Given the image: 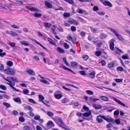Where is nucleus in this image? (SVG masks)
<instances>
[{"instance_id": "obj_42", "label": "nucleus", "mask_w": 130, "mask_h": 130, "mask_svg": "<svg viewBox=\"0 0 130 130\" xmlns=\"http://www.w3.org/2000/svg\"><path fill=\"white\" fill-rule=\"evenodd\" d=\"M23 93L25 94H26L29 93V91L28 90L26 89H25L23 90Z\"/></svg>"}, {"instance_id": "obj_60", "label": "nucleus", "mask_w": 130, "mask_h": 130, "mask_svg": "<svg viewBox=\"0 0 130 130\" xmlns=\"http://www.w3.org/2000/svg\"><path fill=\"white\" fill-rule=\"evenodd\" d=\"M101 62L102 64V66H104L105 65L106 62L104 60H102L101 61Z\"/></svg>"}, {"instance_id": "obj_24", "label": "nucleus", "mask_w": 130, "mask_h": 130, "mask_svg": "<svg viewBox=\"0 0 130 130\" xmlns=\"http://www.w3.org/2000/svg\"><path fill=\"white\" fill-rule=\"evenodd\" d=\"M42 16V14L40 13H34V16L35 18H39L41 17Z\"/></svg>"}, {"instance_id": "obj_23", "label": "nucleus", "mask_w": 130, "mask_h": 130, "mask_svg": "<svg viewBox=\"0 0 130 130\" xmlns=\"http://www.w3.org/2000/svg\"><path fill=\"white\" fill-rule=\"evenodd\" d=\"M95 72H92L91 73H90L89 75L91 78H94L95 76Z\"/></svg>"}, {"instance_id": "obj_41", "label": "nucleus", "mask_w": 130, "mask_h": 130, "mask_svg": "<svg viewBox=\"0 0 130 130\" xmlns=\"http://www.w3.org/2000/svg\"><path fill=\"white\" fill-rule=\"evenodd\" d=\"M71 63L72 66L74 67L76 66L78 63L74 61L71 62Z\"/></svg>"}, {"instance_id": "obj_59", "label": "nucleus", "mask_w": 130, "mask_h": 130, "mask_svg": "<svg viewBox=\"0 0 130 130\" xmlns=\"http://www.w3.org/2000/svg\"><path fill=\"white\" fill-rule=\"evenodd\" d=\"M123 79H115L116 82L117 83L120 82L122 81Z\"/></svg>"}, {"instance_id": "obj_7", "label": "nucleus", "mask_w": 130, "mask_h": 130, "mask_svg": "<svg viewBox=\"0 0 130 130\" xmlns=\"http://www.w3.org/2000/svg\"><path fill=\"white\" fill-rule=\"evenodd\" d=\"M30 39H31L32 41H34L37 44L39 45L41 47H42L45 50H47V49H46V48L44 47V46H43L39 42H38V41H37L36 40L34 39H33L32 38H30Z\"/></svg>"}, {"instance_id": "obj_53", "label": "nucleus", "mask_w": 130, "mask_h": 130, "mask_svg": "<svg viewBox=\"0 0 130 130\" xmlns=\"http://www.w3.org/2000/svg\"><path fill=\"white\" fill-rule=\"evenodd\" d=\"M3 104L5 106H6L8 108L10 106V104L6 103V102H4L3 103Z\"/></svg>"}, {"instance_id": "obj_8", "label": "nucleus", "mask_w": 130, "mask_h": 130, "mask_svg": "<svg viewBox=\"0 0 130 130\" xmlns=\"http://www.w3.org/2000/svg\"><path fill=\"white\" fill-rule=\"evenodd\" d=\"M60 67L61 68L62 67L64 69L67 70H68L69 71H70L72 73H73L74 74H75V73L72 70L70 69L69 68H68L64 66L62 64H60Z\"/></svg>"}, {"instance_id": "obj_44", "label": "nucleus", "mask_w": 130, "mask_h": 130, "mask_svg": "<svg viewBox=\"0 0 130 130\" xmlns=\"http://www.w3.org/2000/svg\"><path fill=\"white\" fill-rule=\"evenodd\" d=\"M0 88L4 90H6V87L5 86L2 85H0Z\"/></svg>"}, {"instance_id": "obj_54", "label": "nucleus", "mask_w": 130, "mask_h": 130, "mask_svg": "<svg viewBox=\"0 0 130 130\" xmlns=\"http://www.w3.org/2000/svg\"><path fill=\"white\" fill-rule=\"evenodd\" d=\"M40 81L43 83L46 84L48 82L46 80H44V79H41L40 80Z\"/></svg>"}, {"instance_id": "obj_30", "label": "nucleus", "mask_w": 130, "mask_h": 130, "mask_svg": "<svg viewBox=\"0 0 130 130\" xmlns=\"http://www.w3.org/2000/svg\"><path fill=\"white\" fill-rule=\"evenodd\" d=\"M39 100L40 101H42L43 100L44 98V97L42 95L40 94L39 95H38Z\"/></svg>"}, {"instance_id": "obj_29", "label": "nucleus", "mask_w": 130, "mask_h": 130, "mask_svg": "<svg viewBox=\"0 0 130 130\" xmlns=\"http://www.w3.org/2000/svg\"><path fill=\"white\" fill-rule=\"evenodd\" d=\"M10 78L11 80L15 82H18V80L16 77H11Z\"/></svg>"}, {"instance_id": "obj_38", "label": "nucleus", "mask_w": 130, "mask_h": 130, "mask_svg": "<svg viewBox=\"0 0 130 130\" xmlns=\"http://www.w3.org/2000/svg\"><path fill=\"white\" fill-rule=\"evenodd\" d=\"M23 129L24 130H32L29 127L27 126L24 127Z\"/></svg>"}, {"instance_id": "obj_3", "label": "nucleus", "mask_w": 130, "mask_h": 130, "mask_svg": "<svg viewBox=\"0 0 130 130\" xmlns=\"http://www.w3.org/2000/svg\"><path fill=\"white\" fill-rule=\"evenodd\" d=\"M4 71L5 73L11 75L15 74V71L12 68H9L5 69Z\"/></svg>"}, {"instance_id": "obj_27", "label": "nucleus", "mask_w": 130, "mask_h": 130, "mask_svg": "<svg viewBox=\"0 0 130 130\" xmlns=\"http://www.w3.org/2000/svg\"><path fill=\"white\" fill-rule=\"evenodd\" d=\"M7 66H12L13 64V63L12 61H9L7 62Z\"/></svg>"}, {"instance_id": "obj_45", "label": "nucleus", "mask_w": 130, "mask_h": 130, "mask_svg": "<svg viewBox=\"0 0 130 130\" xmlns=\"http://www.w3.org/2000/svg\"><path fill=\"white\" fill-rule=\"evenodd\" d=\"M122 58L124 59H128L129 56L128 55H123L122 56Z\"/></svg>"}, {"instance_id": "obj_5", "label": "nucleus", "mask_w": 130, "mask_h": 130, "mask_svg": "<svg viewBox=\"0 0 130 130\" xmlns=\"http://www.w3.org/2000/svg\"><path fill=\"white\" fill-rule=\"evenodd\" d=\"M112 99H113L114 101H115L117 102L120 105H121L124 107H125L126 108H128V107L127 105H126L125 104H124L119 100L115 98L114 97H112Z\"/></svg>"}, {"instance_id": "obj_39", "label": "nucleus", "mask_w": 130, "mask_h": 130, "mask_svg": "<svg viewBox=\"0 0 130 130\" xmlns=\"http://www.w3.org/2000/svg\"><path fill=\"white\" fill-rule=\"evenodd\" d=\"M11 27L13 29H18L19 28L18 26H17L15 24H13L11 25Z\"/></svg>"}, {"instance_id": "obj_50", "label": "nucleus", "mask_w": 130, "mask_h": 130, "mask_svg": "<svg viewBox=\"0 0 130 130\" xmlns=\"http://www.w3.org/2000/svg\"><path fill=\"white\" fill-rule=\"evenodd\" d=\"M28 101L33 104H35L36 103V102L34 101L32 99H29L28 100Z\"/></svg>"}, {"instance_id": "obj_15", "label": "nucleus", "mask_w": 130, "mask_h": 130, "mask_svg": "<svg viewBox=\"0 0 130 130\" xmlns=\"http://www.w3.org/2000/svg\"><path fill=\"white\" fill-rule=\"evenodd\" d=\"M44 25L46 28H50L51 26V24L48 22L44 23Z\"/></svg>"}, {"instance_id": "obj_47", "label": "nucleus", "mask_w": 130, "mask_h": 130, "mask_svg": "<svg viewBox=\"0 0 130 130\" xmlns=\"http://www.w3.org/2000/svg\"><path fill=\"white\" fill-rule=\"evenodd\" d=\"M86 92L89 94L92 95L93 94V93L92 91L89 90H87Z\"/></svg>"}, {"instance_id": "obj_61", "label": "nucleus", "mask_w": 130, "mask_h": 130, "mask_svg": "<svg viewBox=\"0 0 130 130\" xmlns=\"http://www.w3.org/2000/svg\"><path fill=\"white\" fill-rule=\"evenodd\" d=\"M91 29L92 31L94 33L96 32V31L98 30L97 29L94 28H91Z\"/></svg>"}, {"instance_id": "obj_49", "label": "nucleus", "mask_w": 130, "mask_h": 130, "mask_svg": "<svg viewBox=\"0 0 130 130\" xmlns=\"http://www.w3.org/2000/svg\"><path fill=\"white\" fill-rule=\"evenodd\" d=\"M71 31H75L76 30V27L73 26H71Z\"/></svg>"}, {"instance_id": "obj_34", "label": "nucleus", "mask_w": 130, "mask_h": 130, "mask_svg": "<svg viewBox=\"0 0 130 130\" xmlns=\"http://www.w3.org/2000/svg\"><path fill=\"white\" fill-rule=\"evenodd\" d=\"M20 43L21 44L26 46H27L29 44V42H28L27 43L24 42L23 41H21L20 42Z\"/></svg>"}, {"instance_id": "obj_35", "label": "nucleus", "mask_w": 130, "mask_h": 130, "mask_svg": "<svg viewBox=\"0 0 130 130\" xmlns=\"http://www.w3.org/2000/svg\"><path fill=\"white\" fill-rule=\"evenodd\" d=\"M73 21H74V20L72 18H69L68 20V21L71 24L73 23Z\"/></svg>"}, {"instance_id": "obj_37", "label": "nucleus", "mask_w": 130, "mask_h": 130, "mask_svg": "<svg viewBox=\"0 0 130 130\" xmlns=\"http://www.w3.org/2000/svg\"><path fill=\"white\" fill-rule=\"evenodd\" d=\"M100 117H98V116L96 118V120L98 122V123L101 122H102L103 120L101 118H99Z\"/></svg>"}, {"instance_id": "obj_21", "label": "nucleus", "mask_w": 130, "mask_h": 130, "mask_svg": "<svg viewBox=\"0 0 130 130\" xmlns=\"http://www.w3.org/2000/svg\"><path fill=\"white\" fill-rule=\"evenodd\" d=\"M57 50L60 53H64V51L61 47H58L57 48Z\"/></svg>"}, {"instance_id": "obj_48", "label": "nucleus", "mask_w": 130, "mask_h": 130, "mask_svg": "<svg viewBox=\"0 0 130 130\" xmlns=\"http://www.w3.org/2000/svg\"><path fill=\"white\" fill-rule=\"evenodd\" d=\"M40 116L39 115H38L37 116H35L34 117V119L35 120H39L40 119Z\"/></svg>"}, {"instance_id": "obj_17", "label": "nucleus", "mask_w": 130, "mask_h": 130, "mask_svg": "<svg viewBox=\"0 0 130 130\" xmlns=\"http://www.w3.org/2000/svg\"><path fill=\"white\" fill-rule=\"evenodd\" d=\"M47 40L50 42V44L53 45H56L55 42L50 38H48L47 39Z\"/></svg>"}, {"instance_id": "obj_28", "label": "nucleus", "mask_w": 130, "mask_h": 130, "mask_svg": "<svg viewBox=\"0 0 130 130\" xmlns=\"http://www.w3.org/2000/svg\"><path fill=\"white\" fill-rule=\"evenodd\" d=\"M10 35L13 36L15 37L18 36V34L14 32L13 31H11V33Z\"/></svg>"}, {"instance_id": "obj_9", "label": "nucleus", "mask_w": 130, "mask_h": 130, "mask_svg": "<svg viewBox=\"0 0 130 130\" xmlns=\"http://www.w3.org/2000/svg\"><path fill=\"white\" fill-rule=\"evenodd\" d=\"M102 3L105 5L107 6L110 7H112V4L108 1H105L104 2H102Z\"/></svg>"}, {"instance_id": "obj_62", "label": "nucleus", "mask_w": 130, "mask_h": 130, "mask_svg": "<svg viewBox=\"0 0 130 130\" xmlns=\"http://www.w3.org/2000/svg\"><path fill=\"white\" fill-rule=\"evenodd\" d=\"M99 10V8L97 6H95L93 7V10L94 11H96Z\"/></svg>"}, {"instance_id": "obj_19", "label": "nucleus", "mask_w": 130, "mask_h": 130, "mask_svg": "<svg viewBox=\"0 0 130 130\" xmlns=\"http://www.w3.org/2000/svg\"><path fill=\"white\" fill-rule=\"evenodd\" d=\"M110 49L112 50L114 49V44L113 42H110Z\"/></svg>"}, {"instance_id": "obj_11", "label": "nucleus", "mask_w": 130, "mask_h": 130, "mask_svg": "<svg viewBox=\"0 0 130 130\" xmlns=\"http://www.w3.org/2000/svg\"><path fill=\"white\" fill-rule=\"evenodd\" d=\"M26 72L30 75H34L35 74V73L33 70L30 69H28L26 70Z\"/></svg>"}, {"instance_id": "obj_55", "label": "nucleus", "mask_w": 130, "mask_h": 130, "mask_svg": "<svg viewBox=\"0 0 130 130\" xmlns=\"http://www.w3.org/2000/svg\"><path fill=\"white\" fill-rule=\"evenodd\" d=\"M115 122L118 124H120V122L119 119H116L115 120Z\"/></svg>"}, {"instance_id": "obj_63", "label": "nucleus", "mask_w": 130, "mask_h": 130, "mask_svg": "<svg viewBox=\"0 0 130 130\" xmlns=\"http://www.w3.org/2000/svg\"><path fill=\"white\" fill-rule=\"evenodd\" d=\"M112 124L111 123H109L106 125V127L107 128H109L112 126Z\"/></svg>"}, {"instance_id": "obj_43", "label": "nucleus", "mask_w": 130, "mask_h": 130, "mask_svg": "<svg viewBox=\"0 0 130 130\" xmlns=\"http://www.w3.org/2000/svg\"><path fill=\"white\" fill-rule=\"evenodd\" d=\"M64 47L66 49H68L69 47V46L68 44L65 43L64 44Z\"/></svg>"}, {"instance_id": "obj_26", "label": "nucleus", "mask_w": 130, "mask_h": 130, "mask_svg": "<svg viewBox=\"0 0 130 130\" xmlns=\"http://www.w3.org/2000/svg\"><path fill=\"white\" fill-rule=\"evenodd\" d=\"M14 101L16 102H19L20 104H21V102L20 99L19 98H16L14 99Z\"/></svg>"}, {"instance_id": "obj_18", "label": "nucleus", "mask_w": 130, "mask_h": 130, "mask_svg": "<svg viewBox=\"0 0 130 130\" xmlns=\"http://www.w3.org/2000/svg\"><path fill=\"white\" fill-rule=\"evenodd\" d=\"M8 42L7 43V44L9 45H10L11 47H17L16 46H15V44L13 42H11L9 40H8Z\"/></svg>"}, {"instance_id": "obj_20", "label": "nucleus", "mask_w": 130, "mask_h": 130, "mask_svg": "<svg viewBox=\"0 0 130 130\" xmlns=\"http://www.w3.org/2000/svg\"><path fill=\"white\" fill-rule=\"evenodd\" d=\"M89 101L91 102H94L96 101L99 100L98 99H94L92 97H91L89 99Z\"/></svg>"}, {"instance_id": "obj_33", "label": "nucleus", "mask_w": 130, "mask_h": 130, "mask_svg": "<svg viewBox=\"0 0 130 130\" xmlns=\"http://www.w3.org/2000/svg\"><path fill=\"white\" fill-rule=\"evenodd\" d=\"M70 14L67 13H64L63 14V16L64 18L69 17L70 16Z\"/></svg>"}, {"instance_id": "obj_36", "label": "nucleus", "mask_w": 130, "mask_h": 130, "mask_svg": "<svg viewBox=\"0 0 130 130\" xmlns=\"http://www.w3.org/2000/svg\"><path fill=\"white\" fill-rule=\"evenodd\" d=\"M76 37H74L73 38H72V40H71V41L73 42V43L74 44H76Z\"/></svg>"}, {"instance_id": "obj_6", "label": "nucleus", "mask_w": 130, "mask_h": 130, "mask_svg": "<svg viewBox=\"0 0 130 130\" xmlns=\"http://www.w3.org/2000/svg\"><path fill=\"white\" fill-rule=\"evenodd\" d=\"M26 8L31 11L37 12L39 11L38 9L36 7L26 6Z\"/></svg>"}, {"instance_id": "obj_52", "label": "nucleus", "mask_w": 130, "mask_h": 130, "mask_svg": "<svg viewBox=\"0 0 130 130\" xmlns=\"http://www.w3.org/2000/svg\"><path fill=\"white\" fill-rule=\"evenodd\" d=\"M83 109H84L86 111H87L89 109V108L88 107H86V106L85 105H84L83 106Z\"/></svg>"}, {"instance_id": "obj_16", "label": "nucleus", "mask_w": 130, "mask_h": 130, "mask_svg": "<svg viewBox=\"0 0 130 130\" xmlns=\"http://www.w3.org/2000/svg\"><path fill=\"white\" fill-rule=\"evenodd\" d=\"M100 38L101 39H103L106 38L107 36V35L103 33H101L100 35Z\"/></svg>"}, {"instance_id": "obj_4", "label": "nucleus", "mask_w": 130, "mask_h": 130, "mask_svg": "<svg viewBox=\"0 0 130 130\" xmlns=\"http://www.w3.org/2000/svg\"><path fill=\"white\" fill-rule=\"evenodd\" d=\"M55 122L59 126L61 127L62 125H64V124L61 118L58 117L55 120Z\"/></svg>"}, {"instance_id": "obj_1", "label": "nucleus", "mask_w": 130, "mask_h": 130, "mask_svg": "<svg viewBox=\"0 0 130 130\" xmlns=\"http://www.w3.org/2000/svg\"><path fill=\"white\" fill-rule=\"evenodd\" d=\"M10 77H11L10 76L7 77L6 78L5 77H4L3 78L4 80L9 83H7V84L11 88V89L13 91L21 92L20 90L17 89L13 87V86L15 85V83L14 82H12L9 80L11 79Z\"/></svg>"}, {"instance_id": "obj_10", "label": "nucleus", "mask_w": 130, "mask_h": 130, "mask_svg": "<svg viewBox=\"0 0 130 130\" xmlns=\"http://www.w3.org/2000/svg\"><path fill=\"white\" fill-rule=\"evenodd\" d=\"M99 97L101 99L104 101H107L109 100V98L105 96H100Z\"/></svg>"}, {"instance_id": "obj_51", "label": "nucleus", "mask_w": 130, "mask_h": 130, "mask_svg": "<svg viewBox=\"0 0 130 130\" xmlns=\"http://www.w3.org/2000/svg\"><path fill=\"white\" fill-rule=\"evenodd\" d=\"M47 115L50 117H52L53 115V114L51 112L48 111L47 112Z\"/></svg>"}, {"instance_id": "obj_57", "label": "nucleus", "mask_w": 130, "mask_h": 130, "mask_svg": "<svg viewBox=\"0 0 130 130\" xmlns=\"http://www.w3.org/2000/svg\"><path fill=\"white\" fill-rule=\"evenodd\" d=\"M117 69L118 71H122L123 70V68L120 67H117Z\"/></svg>"}, {"instance_id": "obj_12", "label": "nucleus", "mask_w": 130, "mask_h": 130, "mask_svg": "<svg viewBox=\"0 0 130 130\" xmlns=\"http://www.w3.org/2000/svg\"><path fill=\"white\" fill-rule=\"evenodd\" d=\"M93 106L96 109H99L102 108L101 105L99 104H94L93 105Z\"/></svg>"}, {"instance_id": "obj_22", "label": "nucleus", "mask_w": 130, "mask_h": 130, "mask_svg": "<svg viewBox=\"0 0 130 130\" xmlns=\"http://www.w3.org/2000/svg\"><path fill=\"white\" fill-rule=\"evenodd\" d=\"M47 126H50L51 127L54 126V124L51 121H49L47 123Z\"/></svg>"}, {"instance_id": "obj_58", "label": "nucleus", "mask_w": 130, "mask_h": 130, "mask_svg": "<svg viewBox=\"0 0 130 130\" xmlns=\"http://www.w3.org/2000/svg\"><path fill=\"white\" fill-rule=\"evenodd\" d=\"M113 63H110L108 64V67L109 68H111L113 66Z\"/></svg>"}, {"instance_id": "obj_32", "label": "nucleus", "mask_w": 130, "mask_h": 130, "mask_svg": "<svg viewBox=\"0 0 130 130\" xmlns=\"http://www.w3.org/2000/svg\"><path fill=\"white\" fill-rule=\"evenodd\" d=\"M102 54V52L100 51H97L95 52V54L96 56H100Z\"/></svg>"}, {"instance_id": "obj_13", "label": "nucleus", "mask_w": 130, "mask_h": 130, "mask_svg": "<svg viewBox=\"0 0 130 130\" xmlns=\"http://www.w3.org/2000/svg\"><path fill=\"white\" fill-rule=\"evenodd\" d=\"M45 4L46 6L48 8H52V4L48 2H45Z\"/></svg>"}, {"instance_id": "obj_64", "label": "nucleus", "mask_w": 130, "mask_h": 130, "mask_svg": "<svg viewBox=\"0 0 130 130\" xmlns=\"http://www.w3.org/2000/svg\"><path fill=\"white\" fill-rule=\"evenodd\" d=\"M88 58L89 57L87 55H84L83 57V58L85 60H87Z\"/></svg>"}, {"instance_id": "obj_14", "label": "nucleus", "mask_w": 130, "mask_h": 130, "mask_svg": "<svg viewBox=\"0 0 130 130\" xmlns=\"http://www.w3.org/2000/svg\"><path fill=\"white\" fill-rule=\"evenodd\" d=\"M91 114V113L90 111H89L88 112H86L83 114V116L85 117H88L90 116Z\"/></svg>"}, {"instance_id": "obj_25", "label": "nucleus", "mask_w": 130, "mask_h": 130, "mask_svg": "<svg viewBox=\"0 0 130 130\" xmlns=\"http://www.w3.org/2000/svg\"><path fill=\"white\" fill-rule=\"evenodd\" d=\"M25 108L26 110H28L30 111H32V108L29 106H25Z\"/></svg>"}, {"instance_id": "obj_46", "label": "nucleus", "mask_w": 130, "mask_h": 130, "mask_svg": "<svg viewBox=\"0 0 130 130\" xmlns=\"http://www.w3.org/2000/svg\"><path fill=\"white\" fill-rule=\"evenodd\" d=\"M3 8H4L6 10H7L11 12H12V10L11 9L9 8L8 7L6 6L5 7H4Z\"/></svg>"}, {"instance_id": "obj_31", "label": "nucleus", "mask_w": 130, "mask_h": 130, "mask_svg": "<svg viewBox=\"0 0 130 130\" xmlns=\"http://www.w3.org/2000/svg\"><path fill=\"white\" fill-rule=\"evenodd\" d=\"M54 96L57 99H59L61 98L62 97V96L60 94H55Z\"/></svg>"}, {"instance_id": "obj_56", "label": "nucleus", "mask_w": 130, "mask_h": 130, "mask_svg": "<svg viewBox=\"0 0 130 130\" xmlns=\"http://www.w3.org/2000/svg\"><path fill=\"white\" fill-rule=\"evenodd\" d=\"M61 103H65L67 102V99L64 98L61 100Z\"/></svg>"}, {"instance_id": "obj_2", "label": "nucleus", "mask_w": 130, "mask_h": 130, "mask_svg": "<svg viewBox=\"0 0 130 130\" xmlns=\"http://www.w3.org/2000/svg\"><path fill=\"white\" fill-rule=\"evenodd\" d=\"M109 29L112 32L114 33L116 36L118 38V39L121 41H122L124 40L123 38L122 37V36L120 34L117 33V32L115 29L111 28H110Z\"/></svg>"}, {"instance_id": "obj_40", "label": "nucleus", "mask_w": 130, "mask_h": 130, "mask_svg": "<svg viewBox=\"0 0 130 130\" xmlns=\"http://www.w3.org/2000/svg\"><path fill=\"white\" fill-rule=\"evenodd\" d=\"M19 120L21 122H23L24 121L25 119L23 117L21 116L19 117Z\"/></svg>"}]
</instances>
